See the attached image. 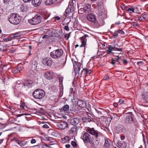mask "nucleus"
Masks as SVG:
<instances>
[{
  "label": "nucleus",
  "instance_id": "nucleus-1",
  "mask_svg": "<svg viewBox=\"0 0 148 148\" xmlns=\"http://www.w3.org/2000/svg\"><path fill=\"white\" fill-rule=\"evenodd\" d=\"M21 17L16 13L11 14L8 17V20L10 22L14 25L19 24L21 21Z\"/></svg>",
  "mask_w": 148,
  "mask_h": 148
},
{
  "label": "nucleus",
  "instance_id": "nucleus-2",
  "mask_svg": "<svg viewBox=\"0 0 148 148\" xmlns=\"http://www.w3.org/2000/svg\"><path fill=\"white\" fill-rule=\"evenodd\" d=\"M45 94V92L44 90L38 88L33 92L32 95L35 99H41L44 97Z\"/></svg>",
  "mask_w": 148,
  "mask_h": 148
},
{
  "label": "nucleus",
  "instance_id": "nucleus-3",
  "mask_svg": "<svg viewBox=\"0 0 148 148\" xmlns=\"http://www.w3.org/2000/svg\"><path fill=\"white\" fill-rule=\"evenodd\" d=\"M63 51L61 49H58L53 50L50 53L51 57L53 58L57 59L60 57L63 54Z\"/></svg>",
  "mask_w": 148,
  "mask_h": 148
},
{
  "label": "nucleus",
  "instance_id": "nucleus-4",
  "mask_svg": "<svg viewBox=\"0 0 148 148\" xmlns=\"http://www.w3.org/2000/svg\"><path fill=\"white\" fill-rule=\"evenodd\" d=\"M41 16L37 14L32 18L28 20V23L32 25H36L40 23L42 21Z\"/></svg>",
  "mask_w": 148,
  "mask_h": 148
},
{
  "label": "nucleus",
  "instance_id": "nucleus-5",
  "mask_svg": "<svg viewBox=\"0 0 148 148\" xmlns=\"http://www.w3.org/2000/svg\"><path fill=\"white\" fill-rule=\"evenodd\" d=\"M129 115L125 118V121L127 124H132L134 122V116L132 112H129Z\"/></svg>",
  "mask_w": 148,
  "mask_h": 148
},
{
  "label": "nucleus",
  "instance_id": "nucleus-6",
  "mask_svg": "<svg viewBox=\"0 0 148 148\" xmlns=\"http://www.w3.org/2000/svg\"><path fill=\"white\" fill-rule=\"evenodd\" d=\"M87 19L92 23H97L98 21L97 20L95 15L91 13H89L86 16Z\"/></svg>",
  "mask_w": 148,
  "mask_h": 148
},
{
  "label": "nucleus",
  "instance_id": "nucleus-7",
  "mask_svg": "<svg viewBox=\"0 0 148 148\" xmlns=\"http://www.w3.org/2000/svg\"><path fill=\"white\" fill-rule=\"evenodd\" d=\"M86 131L88 133L94 136L96 138H97L99 133L97 130H95L94 128H91L89 127L87 128Z\"/></svg>",
  "mask_w": 148,
  "mask_h": 148
},
{
  "label": "nucleus",
  "instance_id": "nucleus-8",
  "mask_svg": "<svg viewBox=\"0 0 148 148\" xmlns=\"http://www.w3.org/2000/svg\"><path fill=\"white\" fill-rule=\"evenodd\" d=\"M81 138L82 139L84 143H88L91 139L90 135L87 132H85L81 136Z\"/></svg>",
  "mask_w": 148,
  "mask_h": 148
},
{
  "label": "nucleus",
  "instance_id": "nucleus-9",
  "mask_svg": "<svg viewBox=\"0 0 148 148\" xmlns=\"http://www.w3.org/2000/svg\"><path fill=\"white\" fill-rule=\"evenodd\" d=\"M89 39V37L87 35H84L82 37H81L80 38V39L81 40L82 44L80 46V47H85L86 46L87 40H88Z\"/></svg>",
  "mask_w": 148,
  "mask_h": 148
},
{
  "label": "nucleus",
  "instance_id": "nucleus-10",
  "mask_svg": "<svg viewBox=\"0 0 148 148\" xmlns=\"http://www.w3.org/2000/svg\"><path fill=\"white\" fill-rule=\"evenodd\" d=\"M142 100L145 103H148V92H142L140 95Z\"/></svg>",
  "mask_w": 148,
  "mask_h": 148
},
{
  "label": "nucleus",
  "instance_id": "nucleus-11",
  "mask_svg": "<svg viewBox=\"0 0 148 148\" xmlns=\"http://www.w3.org/2000/svg\"><path fill=\"white\" fill-rule=\"evenodd\" d=\"M42 63L45 66H50L51 65L52 61L51 58L47 57L45 58L42 60Z\"/></svg>",
  "mask_w": 148,
  "mask_h": 148
},
{
  "label": "nucleus",
  "instance_id": "nucleus-12",
  "mask_svg": "<svg viewBox=\"0 0 148 148\" xmlns=\"http://www.w3.org/2000/svg\"><path fill=\"white\" fill-rule=\"evenodd\" d=\"M73 64L75 73L76 74L78 73L80 69L81 65L76 61H74L73 62Z\"/></svg>",
  "mask_w": 148,
  "mask_h": 148
},
{
  "label": "nucleus",
  "instance_id": "nucleus-13",
  "mask_svg": "<svg viewBox=\"0 0 148 148\" xmlns=\"http://www.w3.org/2000/svg\"><path fill=\"white\" fill-rule=\"evenodd\" d=\"M57 126L62 129H64L67 127L68 124L65 121L58 122Z\"/></svg>",
  "mask_w": 148,
  "mask_h": 148
},
{
  "label": "nucleus",
  "instance_id": "nucleus-14",
  "mask_svg": "<svg viewBox=\"0 0 148 148\" xmlns=\"http://www.w3.org/2000/svg\"><path fill=\"white\" fill-rule=\"evenodd\" d=\"M80 119L78 118H74L71 119L70 124L74 126H76L79 122Z\"/></svg>",
  "mask_w": 148,
  "mask_h": 148
},
{
  "label": "nucleus",
  "instance_id": "nucleus-15",
  "mask_svg": "<svg viewBox=\"0 0 148 148\" xmlns=\"http://www.w3.org/2000/svg\"><path fill=\"white\" fill-rule=\"evenodd\" d=\"M78 105L82 108L85 107L87 105L86 102L84 100L79 99L77 101Z\"/></svg>",
  "mask_w": 148,
  "mask_h": 148
},
{
  "label": "nucleus",
  "instance_id": "nucleus-16",
  "mask_svg": "<svg viewBox=\"0 0 148 148\" xmlns=\"http://www.w3.org/2000/svg\"><path fill=\"white\" fill-rule=\"evenodd\" d=\"M81 10H83V12H85V13H88L91 10L90 6L89 4H86L84 5L83 8Z\"/></svg>",
  "mask_w": 148,
  "mask_h": 148
},
{
  "label": "nucleus",
  "instance_id": "nucleus-17",
  "mask_svg": "<svg viewBox=\"0 0 148 148\" xmlns=\"http://www.w3.org/2000/svg\"><path fill=\"white\" fill-rule=\"evenodd\" d=\"M53 74L52 72H47L45 73V77L48 79H51L53 78Z\"/></svg>",
  "mask_w": 148,
  "mask_h": 148
},
{
  "label": "nucleus",
  "instance_id": "nucleus-18",
  "mask_svg": "<svg viewBox=\"0 0 148 148\" xmlns=\"http://www.w3.org/2000/svg\"><path fill=\"white\" fill-rule=\"evenodd\" d=\"M42 0H32V3L33 5L35 7L38 6L40 5Z\"/></svg>",
  "mask_w": 148,
  "mask_h": 148
},
{
  "label": "nucleus",
  "instance_id": "nucleus-19",
  "mask_svg": "<svg viewBox=\"0 0 148 148\" xmlns=\"http://www.w3.org/2000/svg\"><path fill=\"white\" fill-rule=\"evenodd\" d=\"M58 0H46L45 3L46 5H51L56 3Z\"/></svg>",
  "mask_w": 148,
  "mask_h": 148
},
{
  "label": "nucleus",
  "instance_id": "nucleus-20",
  "mask_svg": "<svg viewBox=\"0 0 148 148\" xmlns=\"http://www.w3.org/2000/svg\"><path fill=\"white\" fill-rule=\"evenodd\" d=\"M77 127L76 126H73L69 131V133L71 134L73 133H75L77 132Z\"/></svg>",
  "mask_w": 148,
  "mask_h": 148
},
{
  "label": "nucleus",
  "instance_id": "nucleus-21",
  "mask_svg": "<svg viewBox=\"0 0 148 148\" xmlns=\"http://www.w3.org/2000/svg\"><path fill=\"white\" fill-rule=\"evenodd\" d=\"M36 148H51L46 144H43L36 145L35 146Z\"/></svg>",
  "mask_w": 148,
  "mask_h": 148
},
{
  "label": "nucleus",
  "instance_id": "nucleus-22",
  "mask_svg": "<svg viewBox=\"0 0 148 148\" xmlns=\"http://www.w3.org/2000/svg\"><path fill=\"white\" fill-rule=\"evenodd\" d=\"M134 9L135 8L133 6H131L130 8H126V10L129 12L130 13L134 12Z\"/></svg>",
  "mask_w": 148,
  "mask_h": 148
},
{
  "label": "nucleus",
  "instance_id": "nucleus-23",
  "mask_svg": "<svg viewBox=\"0 0 148 148\" xmlns=\"http://www.w3.org/2000/svg\"><path fill=\"white\" fill-rule=\"evenodd\" d=\"M113 49H115L116 51H122L123 49L122 48H118V45L117 44H115L113 45Z\"/></svg>",
  "mask_w": 148,
  "mask_h": 148
},
{
  "label": "nucleus",
  "instance_id": "nucleus-24",
  "mask_svg": "<svg viewBox=\"0 0 148 148\" xmlns=\"http://www.w3.org/2000/svg\"><path fill=\"white\" fill-rule=\"evenodd\" d=\"M33 84V82L32 81H27V82L25 83H23V84L22 85V87H23V85L24 86H29V84Z\"/></svg>",
  "mask_w": 148,
  "mask_h": 148
},
{
  "label": "nucleus",
  "instance_id": "nucleus-25",
  "mask_svg": "<svg viewBox=\"0 0 148 148\" xmlns=\"http://www.w3.org/2000/svg\"><path fill=\"white\" fill-rule=\"evenodd\" d=\"M21 70V68H18L17 69H14L12 71V72L13 73H16L20 72V71Z\"/></svg>",
  "mask_w": 148,
  "mask_h": 148
},
{
  "label": "nucleus",
  "instance_id": "nucleus-26",
  "mask_svg": "<svg viewBox=\"0 0 148 148\" xmlns=\"http://www.w3.org/2000/svg\"><path fill=\"white\" fill-rule=\"evenodd\" d=\"M18 143L21 146H23L25 145L26 143L27 142L25 141H23L21 142H19L18 141H17Z\"/></svg>",
  "mask_w": 148,
  "mask_h": 148
},
{
  "label": "nucleus",
  "instance_id": "nucleus-27",
  "mask_svg": "<svg viewBox=\"0 0 148 148\" xmlns=\"http://www.w3.org/2000/svg\"><path fill=\"white\" fill-rule=\"evenodd\" d=\"M105 144L104 145V147L106 148L108 147L109 146L110 144L108 140L107 139H105Z\"/></svg>",
  "mask_w": 148,
  "mask_h": 148
},
{
  "label": "nucleus",
  "instance_id": "nucleus-28",
  "mask_svg": "<svg viewBox=\"0 0 148 148\" xmlns=\"http://www.w3.org/2000/svg\"><path fill=\"white\" fill-rule=\"evenodd\" d=\"M118 145L117 147L119 148H125L126 146V145L124 144V145L123 143H120L118 144Z\"/></svg>",
  "mask_w": 148,
  "mask_h": 148
},
{
  "label": "nucleus",
  "instance_id": "nucleus-29",
  "mask_svg": "<svg viewBox=\"0 0 148 148\" xmlns=\"http://www.w3.org/2000/svg\"><path fill=\"white\" fill-rule=\"evenodd\" d=\"M63 109L64 111H69V106L68 105H66L64 106Z\"/></svg>",
  "mask_w": 148,
  "mask_h": 148
},
{
  "label": "nucleus",
  "instance_id": "nucleus-30",
  "mask_svg": "<svg viewBox=\"0 0 148 148\" xmlns=\"http://www.w3.org/2000/svg\"><path fill=\"white\" fill-rule=\"evenodd\" d=\"M102 1H103V0H102V1H101V0L98 1L96 2L97 5L98 6L100 7L103 5V2Z\"/></svg>",
  "mask_w": 148,
  "mask_h": 148
},
{
  "label": "nucleus",
  "instance_id": "nucleus-31",
  "mask_svg": "<svg viewBox=\"0 0 148 148\" xmlns=\"http://www.w3.org/2000/svg\"><path fill=\"white\" fill-rule=\"evenodd\" d=\"M83 71H84L85 73L86 74H90L91 73V71L90 70H88V69L86 68L83 69Z\"/></svg>",
  "mask_w": 148,
  "mask_h": 148
},
{
  "label": "nucleus",
  "instance_id": "nucleus-32",
  "mask_svg": "<svg viewBox=\"0 0 148 148\" xmlns=\"http://www.w3.org/2000/svg\"><path fill=\"white\" fill-rule=\"evenodd\" d=\"M37 62L36 61H35L34 63H32V68H34L35 69L37 68Z\"/></svg>",
  "mask_w": 148,
  "mask_h": 148
},
{
  "label": "nucleus",
  "instance_id": "nucleus-33",
  "mask_svg": "<svg viewBox=\"0 0 148 148\" xmlns=\"http://www.w3.org/2000/svg\"><path fill=\"white\" fill-rule=\"evenodd\" d=\"M112 116L111 117V119H112L113 118L114 119H117L118 117V116L115 113H112Z\"/></svg>",
  "mask_w": 148,
  "mask_h": 148
},
{
  "label": "nucleus",
  "instance_id": "nucleus-34",
  "mask_svg": "<svg viewBox=\"0 0 148 148\" xmlns=\"http://www.w3.org/2000/svg\"><path fill=\"white\" fill-rule=\"evenodd\" d=\"M21 82L20 81H18L16 82V83L15 85V89L17 88L18 87H19V86H18L20 84H21Z\"/></svg>",
  "mask_w": 148,
  "mask_h": 148
},
{
  "label": "nucleus",
  "instance_id": "nucleus-35",
  "mask_svg": "<svg viewBox=\"0 0 148 148\" xmlns=\"http://www.w3.org/2000/svg\"><path fill=\"white\" fill-rule=\"evenodd\" d=\"M64 139L66 140V141L65 143H69L70 139L69 138V137L66 136L64 138Z\"/></svg>",
  "mask_w": 148,
  "mask_h": 148
},
{
  "label": "nucleus",
  "instance_id": "nucleus-36",
  "mask_svg": "<svg viewBox=\"0 0 148 148\" xmlns=\"http://www.w3.org/2000/svg\"><path fill=\"white\" fill-rule=\"evenodd\" d=\"M71 144L73 146L75 147H77V146L76 143L74 141H73L71 142Z\"/></svg>",
  "mask_w": 148,
  "mask_h": 148
},
{
  "label": "nucleus",
  "instance_id": "nucleus-37",
  "mask_svg": "<svg viewBox=\"0 0 148 148\" xmlns=\"http://www.w3.org/2000/svg\"><path fill=\"white\" fill-rule=\"evenodd\" d=\"M59 79L60 84H62L63 82V77L61 76L60 77H59Z\"/></svg>",
  "mask_w": 148,
  "mask_h": 148
},
{
  "label": "nucleus",
  "instance_id": "nucleus-38",
  "mask_svg": "<svg viewBox=\"0 0 148 148\" xmlns=\"http://www.w3.org/2000/svg\"><path fill=\"white\" fill-rule=\"evenodd\" d=\"M120 59V57L118 56H116V58H114L113 59L114 60V61H115V62L116 61V62H119V63H120V62H119V60Z\"/></svg>",
  "mask_w": 148,
  "mask_h": 148
},
{
  "label": "nucleus",
  "instance_id": "nucleus-39",
  "mask_svg": "<svg viewBox=\"0 0 148 148\" xmlns=\"http://www.w3.org/2000/svg\"><path fill=\"white\" fill-rule=\"evenodd\" d=\"M70 13H71L70 12V11H69L68 10V9H66L65 11V13L64 14V15L66 16H68V15H67V14H69Z\"/></svg>",
  "mask_w": 148,
  "mask_h": 148
},
{
  "label": "nucleus",
  "instance_id": "nucleus-40",
  "mask_svg": "<svg viewBox=\"0 0 148 148\" xmlns=\"http://www.w3.org/2000/svg\"><path fill=\"white\" fill-rule=\"evenodd\" d=\"M89 143H90L91 144V145L92 147H95V145L94 144V142H93L91 140V139L89 142Z\"/></svg>",
  "mask_w": 148,
  "mask_h": 148
},
{
  "label": "nucleus",
  "instance_id": "nucleus-41",
  "mask_svg": "<svg viewBox=\"0 0 148 148\" xmlns=\"http://www.w3.org/2000/svg\"><path fill=\"white\" fill-rule=\"evenodd\" d=\"M50 15V14H48V13H46L45 14V19H47L48 18L49 16Z\"/></svg>",
  "mask_w": 148,
  "mask_h": 148
},
{
  "label": "nucleus",
  "instance_id": "nucleus-42",
  "mask_svg": "<svg viewBox=\"0 0 148 148\" xmlns=\"http://www.w3.org/2000/svg\"><path fill=\"white\" fill-rule=\"evenodd\" d=\"M70 36V35L69 34H66L64 36V37L66 40H68L69 37Z\"/></svg>",
  "mask_w": 148,
  "mask_h": 148
},
{
  "label": "nucleus",
  "instance_id": "nucleus-43",
  "mask_svg": "<svg viewBox=\"0 0 148 148\" xmlns=\"http://www.w3.org/2000/svg\"><path fill=\"white\" fill-rule=\"evenodd\" d=\"M87 115H88V118H90L92 119H93V118L94 117L92 115L88 113H87Z\"/></svg>",
  "mask_w": 148,
  "mask_h": 148
},
{
  "label": "nucleus",
  "instance_id": "nucleus-44",
  "mask_svg": "<svg viewBox=\"0 0 148 148\" xmlns=\"http://www.w3.org/2000/svg\"><path fill=\"white\" fill-rule=\"evenodd\" d=\"M117 32L119 33L122 34H125L124 32L121 30L119 29L117 31Z\"/></svg>",
  "mask_w": 148,
  "mask_h": 148
},
{
  "label": "nucleus",
  "instance_id": "nucleus-45",
  "mask_svg": "<svg viewBox=\"0 0 148 148\" xmlns=\"http://www.w3.org/2000/svg\"><path fill=\"white\" fill-rule=\"evenodd\" d=\"M13 38H16L18 37L19 36V34L16 33L15 34H14L12 35Z\"/></svg>",
  "mask_w": 148,
  "mask_h": 148
},
{
  "label": "nucleus",
  "instance_id": "nucleus-46",
  "mask_svg": "<svg viewBox=\"0 0 148 148\" xmlns=\"http://www.w3.org/2000/svg\"><path fill=\"white\" fill-rule=\"evenodd\" d=\"M88 118L86 117H84L82 118V121L83 122L87 121Z\"/></svg>",
  "mask_w": 148,
  "mask_h": 148
},
{
  "label": "nucleus",
  "instance_id": "nucleus-47",
  "mask_svg": "<svg viewBox=\"0 0 148 148\" xmlns=\"http://www.w3.org/2000/svg\"><path fill=\"white\" fill-rule=\"evenodd\" d=\"M113 49V47L111 45H110L108 48V50L111 51Z\"/></svg>",
  "mask_w": 148,
  "mask_h": 148
},
{
  "label": "nucleus",
  "instance_id": "nucleus-48",
  "mask_svg": "<svg viewBox=\"0 0 148 148\" xmlns=\"http://www.w3.org/2000/svg\"><path fill=\"white\" fill-rule=\"evenodd\" d=\"M3 40L4 41L7 42L8 41H10L11 40V38H5L3 39Z\"/></svg>",
  "mask_w": 148,
  "mask_h": 148
},
{
  "label": "nucleus",
  "instance_id": "nucleus-49",
  "mask_svg": "<svg viewBox=\"0 0 148 148\" xmlns=\"http://www.w3.org/2000/svg\"><path fill=\"white\" fill-rule=\"evenodd\" d=\"M57 134V133L54 131L51 133V135L54 136H56Z\"/></svg>",
  "mask_w": 148,
  "mask_h": 148
},
{
  "label": "nucleus",
  "instance_id": "nucleus-50",
  "mask_svg": "<svg viewBox=\"0 0 148 148\" xmlns=\"http://www.w3.org/2000/svg\"><path fill=\"white\" fill-rule=\"evenodd\" d=\"M47 140L48 141H50L52 143L54 142V140L51 138L48 137V138L47 139Z\"/></svg>",
  "mask_w": 148,
  "mask_h": 148
},
{
  "label": "nucleus",
  "instance_id": "nucleus-51",
  "mask_svg": "<svg viewBox=\"0 0 148 148\" xmlns=\"http://www.w3.org/2000/svg\"><path fill=\"white\" fill-rule=\"evenodd\" d=\"M7 46V45H5L3 46V51H6V47Z\"/></svg>",
  "mask_w": 148,
  "mask_h": 148
},
{
  "label": "nucleus",
  "instance_id": "nucleus-52",
  "mask_svg": "<svg viewBox=\"0 0 148 148\" xmlns=\"http://www.w3.org/2000/svg\"><path fill=\"white\" fill-rule=\"evenodd\" d=\"M132 25L134 27H138L139 26V25L136 22L133 23Z\"/></svg>",
  "mask_w": 148,
  "mask_h": 148
},
{
  "label": "nucleus",
  "instance_id": "nucleus-53",
  "mask_svg": "<svg viewBox=\"0 0 148 148\" xmlns=\"http://www.w3.org/2000/svg\"><path fill=\"white\" fill-rule=\"evenodd\" d=\"M124 101L123 99H121L119 100V103L120 104L124 103Z\"/></svg>",
  "mask_w": 148,
  "mask_h": 148
},
{
  "label": "nucleus",
  "instance_id": "nucleus-54",
  "mask_svg": "<svg viewBox=\"0 0 148 148\" xmlns=\"http://www.w3.org/2000/svg\"><path fill=\"white\" fill-rule=\"evenodd\" d=\"M64 29L66 31H68L69 30V28L68 25L65 26L64 27Z\"/></svg>",
  "mask_w": 148,
  "mask_h": 148
},
{
  "label": "nucleus",
  "instance_id": "nucleus-55",
  "mask_svg": "<svg viewBox=\"0 0 148 148\" xmlns=\"http://www.w3.org/2000/svg\"><path fill=\"white\" fill-rule=\"evenodd\" d=\"M118 32H114L113 34V36L114 37H117L118 35Z\"/></svg>",
  "mask_w": 148,
  "mask_h": 148
},
{
  "label": "nucleus",
  "instance_id": "nucleus-56",
  "mask_svg": "<svg viewBox=\"0 0 148 148\" xmlns=\"http://www.w3.org/2000/svg\"><path fill=\"white\" fill-rule=\"evenodd\" d=\"M109 79V76H106L103 78V79L104 80H107Z\"/></svg>",
  "mask_w": 148,
  "mask_h": 148
},
{
  "label": "nucleus",
  "instance_id": "nucleus-57",
  "mask_svg": "<svg viewBox=\"0 0 148 148\" xmlns=\"http://www.w3.org/2000/svg\"><path fill=\"white\" fill-rule=\"evenodd\" d=\"M36 142V140L35 139H32L31 141V143L32 144L35 143Z\"/></svg>",
  "mask_w": 148,
  "mask_h": 148
},
{
  "label": "nucleus",
  "instance_id": "nucleus-58",
  "mask_svg": "<svg viewBox=\"0 0 148 148\" xmlns=\"http://www.w3.org/2000/svg\"><path fill=\"white\" fill-rule=\"evenodd\" d=\"M42 127L43 128H49V126H48V125L47 124H45L42 126Z\"/></svg>",
  "mask_w": 148,
  "mask_h": 148
},
{
  "label": "nucleus",
  "instance_id": "nucleus-59",
  "mask_svg": "<svg viewBox=\"0 0 148 148\" xmlns=\"http://www.w3.org/2000/svg\"><path fill=\"white\" fill-rule=\"evenodd\" d=\"M49 37V36L47 35H45L43 36L42 38L44 39L45 38H47Z\"/></svg>",
  "mask_w": 148,
  "mask_h": 148
},
{
  "label": "nucleus",
  "instance_id": "nucleus-60",
  "mask_svg": "<svg viewBox=\"0 0 148 148\" xmlns=\"http://www.w3.org/2000/svg\"><path fill=\"white\" fill-rule=\"evenodd\" d=\"M3 45L1 43H0V49L3 50Z\"/></svg>",
  "mask_w": 148,
  "mask_h": 148
},
{
  "label": "nucleus",
  "instance_id": "nucleus-61",
  "mask_svg": "<svg viewBox=\"0 0 148 148\" xmlns=\"http://www.w3.org/2000/svg\"><path fill=\"white\" fill-rule=\"evenodd\" d=\"M66 148H70L71 147V145L69 144H66L65 146Z\"/></svg>",
  "mask_w": 148,
  "mask_h": 148
},
{
  "label": "nucleus",
  "instance_id": "nucleus-62",
  "mask_svg": "<svg viewBox=\"0 0 148 148\" xmlns=\"http://www.w3.org/2000/svg\"><path fill=\"white\" fill-rule=\"evenodd\" d=\"M120 138L121 140H123L125 138V136H121Z\"/></svg>",
  "mask_w": 148,
  "mask_h": 148
},
{
  "label": "nucleus",
  "instance_id": "nucleus-63",
  "mask_svg": "<svg viewBox=\"0 0 148 148\" xmlns=\"http://www.w3.org/2000/svg\"><path fill=\"white\" fill-rule=\"evenodd\" d=\"M116 62H115V61H114V60H113V59H112V62H111V63L113 64V65H114L115 63Z\"/></svg>",
  "mask_w": 148,
  "mask_h": 148
},
{
  "label": "nucleus",
  "instance_id": "nucleus-64",
  "mask_svg": "<svg viewBox=\"0 0 148 148\" xmlns=\"http://www.w3.org/2000/svg\"><path fill=\"white\" fill-rule=\"evenodd\" d=\"M143 18L145 19L146 18L147 16L146 14H144L142 16Z\"/></svg>",
  "mask_w": 148,
  "mask_h": 148
}]
</instances>
